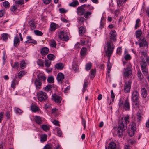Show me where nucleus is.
Returning <instances> with one entry per match:
<instances>
[{
    "mask_svg": "<svg viewBox=\"0 0 149 149\" xmlns=\"http://www.w3.org/2000/svg\"><path fill=\"white\" fill-rule=\"evenodd\" d=\"M52 0H42L43 3L45 4H48Z\"/></svg>",
    "mask_w": 149,
    "mask_h": 149,
    "instance_id": "nucleus-61",
    "label": "nucleus"
},
{
    "mask_svg": "<svg viewBox=\"0 0 149 149\" xmlns=\"http://www.w3.org/2000/svg\"><path fill=\"white\" fill-rule=\"evenodd\" d=\"M96 73V69H94L93 70H91L90 71V73L91 76L90 77L91 78H93L95 75Z\"/></svg>",
    "mask_w": 149,
    "mask_h": 149,
    "instance_id": "nucleus-41",
    "label": "nucleus"
},
{
    "mask_svg": "<svg viewBox=\"0 0 149 149\" xmlns=\"http://www.w3.org/2000/svg\"><path fill=\"white\" fill-rule=\"evenodd\" d=\"M34 119L36 123L40 124L41 123L42 120L40 117L37 116H35Z\"/></svg>",
    "mask_w": 149,
    "mask_h": 149,
    "instance_id": "nucleus-25",
    "label": "nucleus"
},
{
    "mask_svg": "<svg viewBox=\"0 0 149 149\" xmlns=\"http://www.w3.org/2000/svg\"><path fill=\"white\" fill-rule=\"evenodd\" d=\"M89 39L90 38L89 37L85 36L81 38L80 42L82 43V45H84L88 43Z\"/></svg>",
    "mask_w": 149,
    "mask_h": 149,
    "instance_id": "nucleus-11",
    "label": "nucleus"
},
{
    "mask_svg": "<svg viewBox=\"0 0 149 149\" xmlns=\"http://www.w3.org/2000/svg\"><path fill=\"white\" fill-rule=\"evenodd\" d=\"M91 14V12L89 11H87L86 12L84 13L83 15L86 18H89V16Z\"/></svg>",
    "mask_w": 149,
    "mask_h": 149,
    "instance_id": "nucleus-45",
    "label": "nucleus"
},
{
    "mask_svg": "<svg viewBox=\"0 0 149 149\" xmlns=\"http://www.w3.org/2000/svg\"><path fill=\"white\" fill-rule=\"evenodd\" d=\"M142 34V32L140 30H137L136 32V38L140 37Z\"/></svg>",
    "mask_w": 149,
    "mask_h": 149,
    "instance_id": "nucleus-44",
    "label": "nucleus"
},
{
    "mask_svg": "<svg viewBox=\"0 0 149 149\" xmlns=\"http://www.w3.org/2000/svg\"><path fill=\"white\" fill-rule=\"evenodd\" d=\"M14 111L18 114H20L22 112V111L20 109L16 107L14 108Z\"/></svg>",
    "mask_w": 149,
    "mask_h": 149,
    "instance_id": "nucleus-30",
    "label": "nucleus"
},
{
    "mask_svg": "<svg viewBox=\"0 0 149 149\" xmlns=\"http://www.w3.org/2000/svg\"><path fill=\"white\" fill-rule=\"evenodd\" d=\"M37 77L38 79L40 80H42L44 81L46 79V77L43 75L38 74L37 75Z\"/></svg>",
    "mask_w": 149,
    "mask_h": 149,
    "instance_id": "nucleus-29",
    "label": "nucleus"
},
{
    "mask_svg": "<svg viewBox=\"0 0 149 149\" xmlns=\"http://www.w3.org/2000/svg\"><path fill=\"white\" fill-rule=\"evenodd\" d=\"M131 81L130 80L125 82L124 86V90L125 93H128L130 92L131 88Z\"/></svg>",
    "mask_w": 149,
    "mask_h": 149,
    "instance_id": "nucleus-6",
    "label": "nucleus"
},
{
    "mask_svg": "<svg viewBox=\"0 0 149 149\" xmlns=\"http://www.w3.org/2000/svg\"><path fill=\"white\" fill-rule=\"evenodd\" d=\"M87 49L86 48L83 47L81 49L80 52V54L81 56H84L85 55L86 53Z\"/></svg>",
    "mask_w": 149,
    "mask_h": 149,
    "instance_id": "nucleus-31",
    "label": "nucleus"
},
{
    "mask_svg": "<svg viewBox=\"0 0 149 149\" xmlns=\"http://www.w3.org/2000/svg\"><path fill=\"white\" fill-rule=\"evenodd\" d=\"M31 109L32 111L34 112L37 111L38 109V107L34 105H32L31 106Z\"/></svg>",
    "mask_w": 149,
    "mask_h": 149,
    "instance_id": "nucleus-33",
    "label": "nucleus"
},
{
    "mask_svg": "<svg viewBox=\"0 0 149 149\" xmlns=\"http://www.w3.org/2000/svg\"><path fill=\"white\" fill-rule=\"evenodd\" d=\"M51 46L53 47H56V42L54 40H52L51 42Z\"/></svg>",
    "mask_w": 149,
    "mask_h": 149,
    "instance_id": "nucleus-57",
    "label": "nucleus"
},
{
    "mask_svg": "<svg viewBox=\"0 0 149 149\" xmlns=\"http://www.w3.org/2000/svg\"><path fill=\"white\" fill-rule=\"evenodd\" d=\"M58 37L62 40L67 41L69 39V38L68 36L67 35L66 33L64 31L60 32L58 34Z\"/></svg>",
    "mask_w": 149,
    "mask_h": 149,
    "instance_id": "nucleus-8",
    "label": "nucleus"
},
{
    "mask_svg": "<svg viewBox=\"0 0 149 149\" xmlns=\"http://www.w3.org/2000/svg\"><path fill=\"white\" fill-rule=\"evenodd\" d=\"M52 147V145L50 144L46 145L43 149H51Z\"/></svg>",
    "mask_w": 149,
    "mask_h": 149,
    "instance_id": "nucleus-52",
    "label": "nucleus"
},
{
    "mask_svg": "<svg viewBox=\"0 0 149 149\" xmlns=\"http://www.w3.org/2000/svg\"><path fill=\"white\" fill-rule=\"evenodd\" d=\"M26 66V64L24 61L23 60L21 61L20 63V67L21 69H24Z\"/></svg>",
    "mask_w": 149,
    "mask_h": 149,
    "instance_id": "nucleus-36",
    "label": "nucleus"
},
{
    "mask_svg": "<svg viewBox=\"0 0 149 149\" xmlns=\"http://www.w3.org/2000/svg\"><path fill=\"white\" fill-rule=\"evenodd\" d=\"M17 9V7H16L15 6H12L10 8V10L12 11H15Z\"/></svg>",
    "mask_w": 149,
    "mask_h": 149,
    "instance_id": "nucleus-64",
    "label": "nucleus"
},
{
    "mask_svg": "<svg viewBox=\"0 0 149 149\" xmlns=\"http://www.w3.org/2000/svg\"><path fill=\"white\" fill-rule=\"evenodd\" d=\"M48 48L46 47H44L41 49L40 52L42 55H45L48 54Z\"/></svg>",
    "mask_w": 149,
    "mask_h": 149,
    "instance_id": "nucleus-17",
    "label": "nucleus"
},
{
    "mask_svg": "<svg viewBox=\"0 0 149 149\" xmlns=\"http://www.w3.org/2000/svg\"><path fill=\"white\" fill-rule=\"evenodd\" d=\"M20 41L19 38L17 36H15L14 39V45L15 47H17L19 45Z\"/></svg>",
    "mask_w": 149,
    "mask_h": 149,
    "instance_id": "nucleus-19",
    "label": "nucleus"
},
{
    "mask_svg": "<svg viewBox=\"0 0 149 149\" xmlns=\"http://www.w3.org/2000/svg\"><path fill=\"white\" fill-rule=\"evenodd\" d=\"M34 83L37 90H38L41 88L42 83L40 80L37 79L35 80Z\"/></svg>",
    "mask_w": 149,
    "mask_h": 149,
    "instance_id": "nucleus-14",
    "label": "nucleus"
},
{
    "mask_svg": "<svg viewBox=\"0 0 149 149\" xmlns=\"http://www.w3.org/2000/svg\"><path fill=\"white\" fill-rule=\"evenodd\" d=\"M48 82L50 83H53L54 82V78L53 76H51L48 77L47 79Z\"/></svg>",
    "mask_w": 149,
    "mask_h": 149,
    "instance_id": "nucleus-37",
    "label": "nucleus"
},
{
    "mask_svg": "<svg viewBox=\"0 0 149 149\" xmlns=\"http://www.w3.org/2000/svg\"><path fill=\"white\" fill-rule=\"evenodd\" d=\"M112 41L108 40L107 41L106 45L107 49L106 51V54L107 56L110 57L115 47Z\"/></svg>",
    "mask_w": 149,
    "mask_h": 149,
    "instance_id": "nucleus-2",
    "label": "nucleus"
},
{
    "mask_svg": "<svg viewBox=\"0 0 149 149\" xmlns=\"http://www.w3.org/2000/svg\"><path fill=\"white\" fill-rule=\"evenodd\" d=\"M86 5L85 4L82 5L78 7L77 9V13L79 15H83L85 12V10L84 9V7Z\"/></svg>",
    "mask_w": 149,
    "mask_h": 149,
    "instance_id": "nucleus-10",
    "label": "nucleus"
},
{
    "mask_svg": "<svg viewBox=\"0 0 149 149\" xmlns=\"http://www.w3.org/2000/svg\"><path fill=\"white\" fill-rule=\"evenodd\" d=\"M29 26H30L31 30H33L36 28L35 24L33 22L29 23Z\"/></svg>",
    "mask_w": 149,
    "mask_h": 149,
    "instance_id": "nucleus-48",
    "label": "nucleus"
},
{
    "mask_svg": "<svg viewBox=\"0 0 149 149\" xmlns=\"http://www.w3.org/2000/svg\"><path fill=\"white\" fill-rule=\"evenodd\" d=\"M138 96L139 93L138 91L136 90L134 91L132 94V101L136 106L138 104Z\"/></svg>",
    "mask_w": 149,
    "mask_h": 149,
    "instance_id": "nucleus-4",
    "label": "nucleus"
},
{
    "mask_svg": "<svg viewBox=\"0 0 149 149\" xmlns=\"http://www.w3.org/2000/svg\"><path fill=\"white\" fill-rule=\"evenodd\" d=\"M37 64L40 66H43V62L41 59H38L37 61Z\"/></svg>",
    "mask_w": 149,
    "mask_h": 149,
    "instance_id": "nucleus-46",
    "label": "nucleus"
},
{
    "mask_svg": "<svg viewBox=\"0 0 149 149\" xmlns=\"http://www.w3.org/2000/svg\"><path fill=\"white\" fill-rule=\"evenodd\" d=\"M131 129L132 130H137L136 127V125L135 123H132L130 125Z\"/></svg>",
    "mask_w": 149,
    "mask_h": 149,
    "instance_id": "nucleus-40",
    "label": "nucleus"
},
{
    "mask_svg": "<svg viewBox=\"0 0 149 149\" xmlns=\"http://www.w3.org/2000/svg\"><path fill=\"white\" fill-rule=\"evenodd\" d=\"M72 70L75 72H76L78 70V66L76 65H72Z\"/></svg>",
    "mask_w": 149,
    "mask_h": 149,
    "instance_id": "nucleus-53",
    "label": "nucleus"
},
{
    "mask_svg": "<svg viewBox=\"0 0 149 149\" xmlns=\"http://www.w3.org/2000/svg\"><path fill=\"white\" fill-rule=\"evenodd\" d=\"M109 149H116V145L114 142L111 143L109 146Z\"/></svg>",
    "mask_w": 149,
    "mask_h": 149,
    "instance_id": "nucleus-26",
    "label": "nucleus"
},
{
    "mask_svg": "<svg viewBox=\"0 0 149 149\" xmlns=\"http://www.w3.org/2000/svg\"><path fill=\"white\" fill-rule=\"evenodd\" d=\"M70 88V86H67L65 88L64 90V92L65 93H68V91L69 90Z\"/></svg>",
    "mask_w": 149,
    "mask_h": 149,
    "instance_id": "nucleus-62",
    "label": "nucleus"
},
{
    "mask_svg": "<svg viewBox=\"0 0 149 149\" xmlns=\"http://www.w3.org/2000/svg\"><path fill=\"white\" fill-rule=\"evenodd\" d=\"M126 0H118L117 1L118 8L119 9L120 7L122 5L123 3H125Z\"/></svg>",
    "mask_w": 149,
    "mask_h": 149,
    "instance_id": "nucleus-24",
    "label": "nucleus"
},
{
    "mask_svg": "<svg viewBox=\"0 0 149 149\" xmlns=\"http://www.w3.org/2000/svg\"><path fill=\"white\" fill-rule=\"evenodd\" d=\"M47 140V135L45 134H43L40 136V141L41 142H44Z\"/></svg>",
    "mask_w": 149,
    "mask_h": 149,
    "instance_id": "nucleus-22",
    "label": "nucleus"
},
{
    "mask_svg": "<svg viewBox=\"0 0 149 149\" xmlns=\"http://www.w3.org/2000/svg\"><path fill=\"white\" fill-rule=\"evenodd\" d=\"M109 40L115 42L116 40V32L114 30H112L109 33Z\"/></svg>",
    "mask_w": 149,
    "mask_h": 149,
    "instance_id": "nucleus-7",
    "label": "nucleus"
},
{
    "mask_svg": "<svg viewBox=\"0 0 149 149\" xmlns=\"http://www.w3.org/2000/svg\"><path fill=\"white\" fill-rule=\"evenodd\" d=\"M141 94L143 98H145L146 97L147 93L146 90L144 88H141Z\"/></svg>",
    "mask_w": 149,
    "mask_h": 149,
    "instance_id": "nucleus-21",
    "label": "nucleus"
},
{
    "mask_svg": "<svg viewBox=\"0 0 149 149\" xmlns=\"http://www.w3.org/2000/svg\"><path fill=\"white\" fill-rule=\"evenodd\" d=\"M132 73V71L130 68H127L125 70L124 75L125 77H128L131 75Z\"/></svg>",
    "mask_w": 149,
    "mask_h": 149,
    "instance_id": "nucleus-13",
    "label": "nucleus"
},
{
    "mask_svg": "<svg viewBox=\"0 0 149 149\" xmlns=\"http://www.w3.org/2000/svg\"><path fill=\"white\" fill-rule=\"evenodd\" d=\"M26 73V72L24 70L20 71L18 73V77L20 78H21Z\"/></svg>",
    "mask_w": 149,
    "mask_h": 149,
    "instance_id": "nucleus-39",
    "label": "nucleus"
},
{
    "mask_svg": "<svg viewBox=\"0 0 149 149\" xmlns=\"http://www.w3.org/2000/svg\"><path fill=\"white\" fill-rule=\"evenodd\" d=\"M35 34L37 35L41 36L43 34V33L41 31L38 30H35L34 31Z\"/></svg>",
    "mask_w": 149,
    "mask_h": 149,
    "instance_id": "nucleus-49",
    "label": "nucleus"
},
{
    "mask_svg": "<svg viewBox=\"0 0 149 149\" xmlns=\"http://www.w3.org/2000/svg\"><path fill=\"white\" fill-rule=\"evenodd\" d=\"M37 95L38 100L40 102L45 101L47 97V94L42 91H40L38 92Z\"/></svg>",
    "mask_w": 149,
    "mask_h": 149,
    "instance_id": "nucleus-5",
    "label": "nucleus"
},
{
    "mask_svg": "<svg viewBox=\"0 0 149 149\" xmlns=\"http://www.w3.org/2000/svg\"><path fill=\"white\" fill-rule=\"evenodd\" d=\"M137 74L139 78L140 79H142L143 78V76L140 71L138 72Z\"/></svg>",
    "mask_w": 149,
    "mask_h": 149,
    "instance_id": "nucleus-51",
    "label": "nucleus"
},
{
    "mask_svg": "<svg viewBox=\"0 0 149 149\" xmlns=\"http://www.w3.org/2000/svg\"><path fill=\"white\" fill-rule=\"evenodd\" d=\"M139 45L140 47H142L143 46L147 47L148 46V43L147 42L145 38H141L139 40Z\"/></svg>",
    "mask_w": 149,
    "mask_h": 149,
    "instance_id": "nucleus-9",
    "label": "nucleus"
},
{
    "mask_svg": "<svg viewBox=\"0 0 149 149\" xmlns=\"http://www.w3.org/2000/svg\"><path fill=\"white\" fill-rule=\"evenodd\" d=\"M129 117L127 115L123 118H121L119 120L118 130H125L127 129V124L129 123Z\"/></svg>",
    "mask_w": 149,
    "mask_h": 149,
    "instance_id": "nucleus-1",
    "label": "nucleus"
},
{
    "mask_svg": "<svg viewBox=\"0 0 149 149\" xmlns=\"http://www.w3.org/2000/svg\"><path fill=\"white\" fill-rule=\"evenodd\" d=\"M56 24L54 23H51L50 25V27L49 29V31L50 32H53L56 29Z\"/></svg>",
    "mask_w": 149,
    "mask_h": 149,
    "instance_id": "nucleus-20",
    "label": "nucleus"
},
{
    "mask_svg": "<svg viewBox=\"0 0 149 149\" xmlns=\"http://www.w3.org/2000/svg\"><path fill=\"white\" fill-rule=\"evenodd\" d=\"M52 86L51 85H47L45 88V90L46 91H48L51 90L52 88Z\"/></svg>",
    "mask_w": 149,
    "mask_h": 149,
    "instance_id": "nucleus-50",
    "label": "nucleus"
},
{
    "mask_svg": "<svg viewBox=\"0 0 149 149\" xmlns=\"http://www.w3.org/2000/svg\"><path fill=\"white\" fill-rule=\"evenodd\" d=\"M111 64H107V72L108 73H109L110 72L111 68Z\"/></svg>",
    "mask_w": 149,
    "mask_h": 149,
    "instance_id": "nucleus-54",
    "label": "nucleus"
},
{
    "mask_svg": "<svg viewBox=\"0 0 149 149\" xmlns=\"http://www.w3.org/2000/svg\"><path fill=\"white\" fill-rule=\"evenodd\" d=\"M77 20L78 22L80 25H81L83 24L85 19L84 17L79 16L77 17Z\"/></svg>",
    "mask_w": 149,
    "mask_h": 149,
    "instance_id": "nucleus-18",
    "label": "nucleus"
},
{
    "mask_svg": "<svg viewBox=\"0 0 149 149\" xmlns=\"http://www.w3.org/2000/svg\"><path fill=\"white\" fill-rule=\"evenodd\" d=\"M123 131H114V132L113 133H116V135H117L119 137H121L123 134Z\"/></svg>",
    "mask_w": 149,
    "mask_h": 149,
    "instance_id": "nucleus-38",
    "label": "nucleus"
},
{
    "mask_svg": "<svg viewBox=\"0 0 149 149\" xmlns=\"http://www.w3.org/2000/svg\"><path fill=\"white\" fill-rule=\"evenodd\" d=\"M5 10L3 9L0 10V17L3 16L5 13Z\"/></svg>",
    "mask_w": 149,
    "mask_h": 149,
    "instance_id": "nucleus-63",
    "label": "nucleus"
},
{
    "mask_svg": "<svg viewBox=\"0 0 149 149\" xmlns=\"http://www.w3.org/2000/svg\"><path fill=\"white\" fill-rule=\"evenodd\" d=\"M123 108L125 110H129L130 109V105L128 100L127 99H126L125 101V102L123 106Z\"/></svg>",
    "mask_w": 149,
    "mask_h": 149,
    "instance_id": "nucleus-16",
    "label": "nucleus"
},
{
    "mask_svg": "<svg viewBox=\"0 0 149 149\" xmlns=\"http://www.w3.org/2000/svg\"><path fill=\"white\" fill-rule=\"evenodd\" d=\"M51 64V62L49 60H47L45 61V65L46 67H48L50 66Z\"/></svg>",
    "mask_w": 149,
    "mask_h": 149,
    "instance_id": "nucleus-55",
    "label": "nucleus"
},
{
    "mask_svg": "<svg viewBox=\"0 0 149 149\" xmlns=\"http://www.w3.org/2000/svg\"><path fill=\"white\" fill-rule=\"evenodd\" d=\"M3 5L5 8H9L10 6L9 3L6 1H5L3 2Z\"/></svg>",
    "mask_w": 149,
    "mask_h": 149,
    "instance_id": "nucleus-42",
    "label": "nucleus"
},
{
    "mask_svg": "<svg viewBox=\"0 0 149 149\" xmlns=\"http://www.w3.org/2000/svg\"><path fill=\"white\" fill-rule=\"evenodd\" d=\"M41 128L43 130H47L49 129V127L47 125H43L40 126Z\"/></svg>",
    "mask_w": 149,
    "mask_h": 149,
    "instance_id": "nucleus-43",
    "label": "nucleus"
},
{
    "mask_svg": "<svg viewBox=\"0 0 149 149\" xmlns=\"http://www.w3.org/2000/svg\"><path fill=\"white\" fill-rule=\"evenodd\" d=\"M92 67V63L90 62L87 63L85 65V69L86 71H88Z\"/></svg>",
    "mask_w": 149,
    "mask_h": 149,
    "instance_id": "nucleus-32",
    "label": "nucleus"
},
{
    "mask_svg": "<svg viewBox=\"0 0 149 149\" xmlns=\"http://www.w3.org/2000/svg\"><path fill=\"white\" fill-rule=\"evenodd\" d=\"M15 3L16 4H19V5H22L24 3V0H18V1H16L15 2Z\"/></svg>",
    "mask_w": 149,
    "mask_h": 149,
    "instance_id": "nucleus-56",
    "label": "nucleus"
},
{
    "mask_svg": "<svg viewBox=\"0 0 149 149\" xmlns=\"http://www.w3.org/2000/svg\"><path fill=\"white\" fill-rule=\"evenodd\" d=\"M63 66L62 63H59L56 64L55 65V68L57 69L61 70L63 68Z\"/></svg>",
    "mask_w": 149,
    "mask_h": 149,
    "instance_id": "nucleus-27",
    "label": "nucleus"
},
{
    "mask_svg": "<svg viewBox=\"0 0 149 149\" xmlns=\"http://www.w3.org/2000/svg\"><path fill=\"white\" fill-rule=\"evenodd\" d=\"M79 4L78 1H73L72 2L69 4V6H70L75 7L77 6Z\"/></svg>",
    "mask_w": 149,
    "mask_h": 149,
    "instance_id": "nucleus-28",
    "label": "nucleus"
},
{
    "mask_svg": "<svg viewBox=\"0 0 149 149\" xmlns=\"http://www.w3.org/2000/svg\"><path fill=\"white\" fill-rule=\"evenodd\" d=\"M47 58L49 60H54L55 58V56L53 54H49L47 56Z\"/></svg>",
    "mask_w": 149,
    "mask_h": 149,
    "instance_id": "nucleus-34",
    "label": "nucleus"
},
{
    "mask_svg": "<svg viewBox=\"0 0 149 149\" xmlns=\"http://www.w3.org/2000/svg\"><path fill=\"white\" fill-rule=\"evenodd\" d=\"M88 85L87 82L86 81H85L83 85V92H84L86 90V87H87Z\"/></svg>",
    "mask_w": 149,
    "mask_h": 149,
    "instance_id": "nucleus-59",
    "label": "nucleus"
},
{
    "mask_svg": "<svg viewBox=\"0 0 149 149\" xmlns=\"http://www.w3.org/2000/svg\"><path fill=\"white\" fill-rule=\"evenodd\" d=\"M79 34L80 35H82L83 34L85 33L86 30L85 28L81 26L79 29Z\"/></svg>",
    "mask_w": 149,
    "mask_h": 149,
    "instance_id": "nucleus-23",
    "label": "nucleus"
},
{
    "mask_svg": "<svg viewBox=\"0 0 149 149\" xmlns=\"http://www.w3.org/2000/svg\"><path fill=\"white\" fill-rule=\"evenodd\" d=\"M64 79L63 74L62 73H59L57 75L56 79L58 82H61L62 84H63L62 80Z\"/></svg>",
    "mask_w": 149,
    "mask_h": 149,
    "instance_id": "nucleus-15",
    "label": "nucleus"
},
{
    "mask_svg": "<svg viewBox=\"0 0 149 149\" xmlns=\"http://www.w3.org/2000/svg\"><path fill=\"white\" fill-rule=\"evenodd\" d=\"M52 99L56 103H59L61 101L62 99L61 97L55 94L52 95Z\"/></svg>",
    "mask_w": 149,
    "mask_h": 149,
    "instance_id": "nucleus-12",
    "label": "nucleus"
},
{
    "mask_svg": "<svg viewBox=\"0 0 149 149\" xmlns=\"http://www.w3.org/2000/svg\"><path fill=\"white\" fill-rule=\"evenodd\" d=\"M1 36V39L3 40H6L8 39V35L7 34H2Z\"/></svg>",
    "mask_w": 149,
    "mask_h": 149,
    "instance_id": "nucleus-47",
    "label": "nucleus"
},
{
    "mask_svg": "<svg viewBox=\"0 0 149 149\" xmlns=\"http://www.w3.org/2000/svg\"><path fill=\"white\" fill-rule=\"evenodd\" d=\"M17 83V82L16 81V79L15 78H14L12 81L11 87L12 88H15V86Z\"/></svg>",
    "mask_w": 149,
    "mask_h": 149,
    "instance_id": "nucleus-35",
    "label": "nucleus"
},
{
    "mask_svg": "<svg viewBox=\"0 0 149 149\" xmlns=\"http://www.w3.org/2000/svg\"><path fill=\"white\" fill-rule=\"evenodd\" d=\"M135 133L134 131H128V133L130 137L132 136Z\"/></svg>",
    "mask_w": 149,
    "mask_h": 149,
    "instance_id": "nucleus-58",
    "label": "nucleus"
},
{
    "mask_svg": "<svg viewBox=\"0 0 149 149\" xmlns=\"http://www.w3.org/2000/svg\"><path fill=\"white\" fill-rule=\"evenodd\" d=\"M140 65L142 72L144 76H147L148 74L147 63L144 61L142 60L140 62Z\"/></svg>",
    "mask_w": 149,
    "mask_h": 149,
    "instance_id": "nucleus-3",
    "label": "nucleus"
},
{
    "mask_svg": "<svg viewBox=\"0 0 149 149\" xmlns=\"http://www.w3.org/2000/svg\"><path fill=\"white\" fill-rule=\"evenodd\" d=\"M81 45H82V44H81L79 42H78L75 45V48L77 49H78L81 47Z\"/></svg>",
    "mask_w": 149,
    "mask_h": 149,
    "instance_id": "nucleus-60",
    "label": "nucleus"
}]
</instances>
